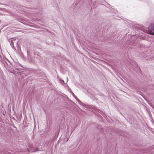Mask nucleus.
Masks as SVG:
<instances>
[{
  "mask_svg": "<svg viewBox=\"0 0 154 154\" xmlns=\"http://www.w3.org/2000/svg\"><path fill=\"white\" fill-rule=\"evenodd\" d=\"M147 33L150 35H154V32H147Z\"/></svg>",
  "mask_w": 154,
  "mask_h": 154,
  "instance_id": "obj_4",
  "label": "nucleus"
},
{
  "mask_svg": "<svg viewBox=\"0 0 154 154\" xmlns=\"http://www.w3.org/2000/svg\"><path fill=\"white\" fill-rule=\"evenodd\" d=\"M148 30L143 29L144 32H151L152 31H154V24L151 23L149 25L148 28Z\"/></svg>",
  "mask_w": 154,
  "mask_h": 154,
  "instance_id": "obj_1",
  "label": "nucleus"
},
{
  "mask_svg": "<svg viewBox=\"0 0 154 154\" xmlns=\"http://www.w3.org/2000/svg\"><path fill=\"white\" fill-rule=\"evenodd\" d=\"M27 54H28V51H27Z\"/></svg>",
  "mask_w": 154,
  "mask_h": 154,
  "instance_id": "obj_5",
  "label": "nucleus"
},
{
  "mask_svg": "<svg viewBox=\"0 0 154 154\" xmlns=\"http://www.w3.org/2000/svg\"><path fill=\"white\" fill-rule=\"evenodd\" d=\"M12 41H11V45L12 46V47L13 48V47L14 46V44H13V42H12Z\"/></svg>",
  "mask_w": 154,
  "mask_h": 154,
  "instance_id": "obj_3",
  "label": "nucleus"
},
{
  "mask_svg": "<svg viewBox=\"0 0 154 154\" xmlns=\"http://www.w3.org/2000/svg\"><path fill=\"white\" fill-rule=\"evenodd\" d=\"M74 97H75V98L77 100H78L79 103L80 104H83V103H82V102H81L80 100L78 98H77L74 95Z\"/></svg>",
  "mask_w": 154,
  "mask_h": 154,
  "instance_id": "obj_2",
  "label": "nucleus"
}]
</instances>
